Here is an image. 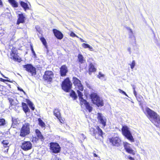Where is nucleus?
I'll use <instances>...</instances> for the list:
<instances>
[{
    "label": "nucleus",
    "instance_id": "obj_37",
    "mask_svg": "<svg viewBox=\"0 0 160 160\" xmlns=\"http://www.w3.org/2000/svg\"><path fill=\"white\" fill-rule=\"evenodd\" d=\"M130 65L131 68V69H133V68H134V66L135 65V61L134 60H133L132 61L131 64H130Z\"/></svg>",
    "mask_w": 160,
    "mask_h": 160
},
{
    "label": "nucleus",
    "instance_id": "obj_19",
    "mask_svg": "<svg viewBox=\"0 0 160 160\" xmlns=\"http://www.w3.org/2000/svg\"><path fill=\"white\" fill-rule=\"evenodd\" d=\"M83 103L85 105L86 109L88 110L89 112H91L92 110V108L86 100H84Z\"/></svg>",
    "mask_w": 160,
    "mask_h": 160
},
{
    "label": "nucleus",
    "instance_id": "obj_61",
    "mask_svg": "<svg viewBox=\"0 0 160 160\" xmlns=\"http://www.w3.org/2000/svg\"><path fill=\"white\" fill-rule=\"evenodd\" d=\"M133 90H135V88L134 87H133Z\"/></svg>",
    "mask_w": 160,
    "mask_h": 160
},
{
    "label": "nucleus",
    "instance_id": "obj_3",
    "mask_svg": "<svg viewBox=\"0 0 160 160\" xmlns=\"http://www.w3.org/2000/svg\"><path fill=\"white\" fill-rule=\"evenodd\" d=\"M91 97L93 103L98 107H102L103 105L102 99L100 98L97 93H92L91 94Z\"/></svg>",
    "mask_w": 160,
    "mask_h": 160
},
{
    "label": "nucleus",
    "instance_id": "obj_27",
    "mask_svg": "<svg viewBox=\"0 0 160 160\" xmlns=\"http://www.w3.org/2000/svg\"><path fill=\"white\" fill-rule=\"evenodd\" d=\"M79 90L78 89V90L77 91V92L78 93V96L79 98V99L81 101L83 102L85 100L82 98L83 94L82 93L79 91Z\"/></svg>",
    "mask_w": 160,
    "mask_h": 160
},
{
    "label": "nucleus",
    "instance_id": "obj_14",
    "mask_svg": "<svg viewBox=\"0 0 160 160\" xmlns=\"http://www.w3.org/2000/svg\"><path fill=\"white\" fill-rule=\"evenodd\" d=\"M123 144L125 149L128 152L134 154L133 150L132 149L130 144L127 142H123Z\"/></svg>",
    "mask_w": 160,
    "mask_h": 160
},
{
    "label": "nucleus",
    "instance_id": "obj_26",
    "mask_svg": "<svg viewBox=\"0 0 160 160\" xmlns=\"http://www.w3.org/2000/svg\"><path fill=\"white\" fill-rule=\"evenodd\" d=\"M2 143L3 144L4 148L7 149L6 150H5V151H6V150H7V151H8V140H3L2 142Z\"/></svg>",
    "mask_w": 160,
    "mask_h": 160
},
{
    "label": "nucleus",
    "instance_id": "obj_22",
    "mask_svg": "<svg viewBox=\"0 0 160 160\" xmlns=\"http://www.w3.org/2000/svg\"><path fill=\"white\" fill-rule=\"evenodd\" d=\"M82 46L84 48H88L91 51L94 50L93 48L88 44L83 43L82 44Z\"/></svg>",
    "mask_w": 160,
    "mask_h": 160
},
{
    "label": "nucleus",
    "instance_id": "obj_34",
    "mask_svg": "<svg viewBox=\"0 0 160 160\" xmlns=\"http://www.w3.org/2000/svg\"><path fill=\"white\" fill-rule=\"evenodd\" d=\"M38 121L39 125L42 127H45V124L44 122L40 118L38 119Z\"/></svg>",
    "mask_w": 160,
    "mask_h": 160
},
{
    "label": "nucleus",
    "instance_id": "obj_40",
    "mask_svg": "<svg viewBox=\"0 0 160 160\" xmlns=\"http://www.w3.org/2000/svg\"><path fill=\"white\" fill-rule=\"evenodd\" d=\"M119 91V92L120 93H122V94H123L125 95L126 96H127V97H128V96L127 95V94L124 91H122V90L119 89L118 90Z\"/></svg>",
    "mask_w": 160,
    "mask_h": 160
},
{
    "label": "nucleus",
    "instance_id": "obj_54",
    "mask_svg": "<svg viewBox=\"0 0 160 160\" xmlns=\"http://www.w3.org/2000/svg\"><path fill=\"white\" fill-rule=\"evenodd\" d=\"M31 50L32 52L34 51L33 46L32 45H31Z\"/></svg>",
    "mask_w": 160,
    "mask_h": 160
},
{
    "label": "nucleus",
    "instance_id": "obj_4",
    "mask_svg": "<svg viewBox=\"0 0 160 160\" xmlns=\"http://www.w3.org/2000/svg\"><path fill=\"white\" fill-rule=\"evenodd\" d=\"M122 134L131 142H134V139L130 131L129 128L126 126H124L122 128Z\"/></svg>",
    "mask_w": 160,
    "mask_h": 160
},
{
    "label": "nucleus",
    "instance_id": "obj_38",
    "mask_svg": "<svg viewBox=\"0 0 160 160\" xmlns=\"http://www.w3.org/2000/svg\"><path fill=\"white\" fill-rule=\"evenodd\" d=\"M12 122L13 124H16L18 123V120L15 118H12Z\"/></svg>",
    "mask_w": 160,
    "mask_h": 160
},
{
    "label": "nucleus",
    "instance_id": "obj_50",
    "mask_svg": "<svg viewBox=\"0 0 160 160\" xmlns=\"http://www.w3.org/2000/svg\"><path fill=\"white\" fill-rule=\"evenodd\" d=\"M79 38V39H80L81 41L82 42H86L83 39H82L81 38H80L79 37L78 38Z\"/></svg>",
    "mask_w": 160,
    "mask_h": 160
},
{
    "label": "nucleus",
    "instance_id": "obj_31",
    "mask_svg": "<svg viewBox=\"0 0 160 160\" xmlns=\"http://www.w3.org/2000/svg\"><path fill=\"white\" fill-rule=\"evenodd\" d=\"M40 39L41 42H42V43L43 45L46 47L47 43L45 38L43 37H41L40 38Z\"/></svg>",
    "mask_w": 160,
    "mask_h": 160
},
{
    "label": "nucleus",
    "instance_id": "obj_55",
    "mask_svg": "<svg viewBox=\"0 0 160 160\" xmlns=\"http://www.w3.org/2000/svg\"><path fill=\"white\" fill-rule=\"evenodd\" d=\"M32 53L33 54V55L34 56V57L35 58L36 57V54L35 51H34L32 52Z\"/></svg>",
    "mask_w": 160,
    "mask_h": 160
},
{
    "label": "nucleus",
    "instance_id": "obj_59",
    "mask_svg": "<svg viewBox=\"0 0 160 160\" xmlns=\"http://www.w3.org/2000/svg\"><path fill=\"white\" fill-rule=\"evenodd\" d=\"M2 5V2L1 0H0V5Z\"/></svg>",
    "mask_w": 160,
    "mask_h": 160
},
{
    "label": "nucleus",
    "instance_id": "obj_5",
    "mask_svg": "<svg viewBox=\"0 0 160 160\" xmlns=\"http://www.w3.org/2000/svg\"><path fill=\"white\" fill-rule=\"evenodd\" d=\"M72 83L68 78H66L62 82V87L63 90L66 92H68L71 88Z\"/></svg>",
    "mask_w": 160,
    "mask_h": 160
},
{
    "label": "nucleus",
    "instance_id": "obj_2",
    "mask_svg": "<svg viewBox=\"0 0 160 160\" xmlns=\"http://www.w3.org/2000/svg\"><path fill=\"white\" fill-rule=\"evenodd\" d=\"M95 128L89 126V132L90 134L97 139L102 140L103 138V133L102 130L98 126H96Z\"/></svg>",
    "mask_w": 160,
    "mask_h": 160
},
{
    "label": "nucleus",
    "instance_id": "obj_29",
    "mask_svg": "<svg viewBox=\"0 0 160 160\" xmlns=\"http://www.w3.org/2000/svg\"><path fill=\"white\" fill-rule=\"evenodd\" d=\"M70 96L73 98L75 100L77 98V96L75 92L73 90H72L70 93Z\"/></svg>",
    "mask_w": 160,
    "mask_h": 160
},
{
    "label": "nucleus",
    "instance_id": "obj_42",
    "mask_svg": "<svg viewBox=\"0 0 160 160\" xmlns=\"http://www.w3.org/2000/svg\"><path fill=\"white\" fill-rule=\"evenodd\" d=\"M67 68L65 65H63L60 68V70H67Z\"/></svg>",
    "mask_w": 160,
    "mask_h": 160
},
{
    "label": "nucleus",
    "instance_id": "obj_39",
    "mask_svg": "<svg viewBox=\"0 0 160 160\" xmlns=\"http://www.w3.org/2000/svg\"><path fill=\"white\" fill-rule=\"evenodd\" d=\"M70 36L73 37H76L77 38H79L74 33L72 32L70 34Z\"/></svg>",
    "mask_w": 160,
    "mask_h": 160
},
{
    "label": "nucleus",
    "instance_id": "obj_11",
    "mask_svg": "<svg viewBox=\"0 0 160 160\" xmlns=\"http://www.w3.org/2000/svg\"><path fill=\"white\" fill-rule=\"evenodd\" d=\"M73 82L74 85L77 87V88L79 90L81 91L83 90V87L81 84L80 81L76 78L73 77Z\"/></svg>",
    "mask_w": 160,
    "mask_h": 160
},
{
    "label": "nucleus",
    "instance_id": "obj_44",
    "mask_svg": "<svg viewBox=\"0 0 160 160\" xmlns=\"http://www.w3.org/2000/svg\"><path fill=\"white\" fill-rule=\"evenodd\" d=\"M60 121V122L62 123H64V120L61 119V117H60V118H58Z\"/></svg>",
    "mask_w": 160,
    "mask_h": 160
},
{
    "label": "nucleus",
    "instance_id": "obj_18",
    "mask_svg": "<svg viewBox=\"0 0 160 160\" xmlns=\"http://www.w3.org/2000/svg\"><path fill=\"white\" fill-rule=\"evenodd\" d=\"M35 132L38 139H41V141H42L44 140V137L42 135L41 132L39 130L36 129L35 131Z\"/></svg>",
    "mask_w": 160,
    "mask_h": 160
},
{
    "label": "nucleus",
    "instance_id": "obj_33",
    "mask_svg": "<svg viewBox=\"0 0 160 160\" xmlns=\"http://www.w3.org/2000/svg\"><path fill=\"white\" fill-rule=\"evenodd\" d=\"M6 123V121L4 119H0V126H3Z\"/></svg>",
    "mask_w": 160,
    "mask_h": 160
},
{
    "label": "nucleus",
    "instance_id": "obj_47",
    "mask_svg": "<svg viewBox=\"0 0 160 160\" xmlns=\"http://www.w3.org/2000/svg\"><path fill=\"white\" fill-rule=\"evenodd\" d=\"M9 81L8 80L4 79L2 78H1V81L5 82H8Z\"/></svg>",
    "mask_w": 160,
    "mask_h": 160
},
{
    "label": "nucleus",
    "instance_id": "obj_57",
    "mask_svg": "<svg viewBox=\"0 0 160 160\" xmlns=\"http://www.w3.org/2000/svg\"><path fill=\"white\" fill-rule=\"evenodd\" d=\"M93 156L94 157H97L98 155L95 153H93Z\"/></svg>",
    "mask_w": 160,
    "mask_h": 160
},
{
    "label": "nucleus",
    "instance_id": "obj_32",
    "mask_svg": "<svg viewBox=\"0 0 160 160\" xmlns=\"http://www.w3.org/2000/svg\"><path fill=\"white\" fill-rule=\"evenodd\" d=\"M89 70H96L95 66L93 64L90 63L89 65Z\"/></svg>",
    "mask_w": 160,
    "mask_h": 160
},
{
    "label": "nucleus",
    "instance_id": "obj_53",
    "mask_svg": "<svg viewBox=\"0 0 160 160\" xmlns=\"http://www.w3.org/2000/svg\"><path fill=\"white\" fill-rule=\"evenodd\" d=\"M31 50L32 52L34 51L33 46L32 45H31Z\"/></svg>",
    "mask_w": 160,
    "mask_h": 160
},
{
    "label": "nucleus",
    "instance_id": "obj_48",
    "mask_svg": "<svg viewBox=\"0 0 160 160\" xmlns=\"http://www.w3.org/2000/svg\"><path fill=\"white\" fill-rule=\"evenodd\" d=\"M18 90L21 91L23 92L24 93H25V92H24V91L22 89V88H20L19 87H18Z\"/></svg>",
    "mask_w": 160,
    "mask_h": 160
},
{
    "label": "nucleus",
    "instance_id": "obj_8",
    "mask_svg": "<svg viewBox=\"0 0 160 160\" xmlns=\"http://www.w3.org/2000/svg\"><path fill=\"white\" fill-rule=\"evenodd\" d=\"M110 142L113 145L118 147L121 144V140L120 138L118 137H112L109 139Z\"/></svg>",
    "mask_w": 160,
    "mask_h": 160
},
{
    "label": "nucleus",
    "instance_id": "obj_21",
    "mask_svg": "<svg viewBox=\"0 0 160 160\" xmlns=\"http://www.w3.org/2000/svg\"><path fill=\"white\" fill-rule=\"evenodd\" d=\"M22 105L23 108V110L26 113L27 112H30V110L26 103L24 102H22Z\"/></svg>",
    "mask_w": 160,
    "mask_h": 160
},
{
    "label": "nucleus",
    "instance_id": "obj_46",
    "mask_svg": "<svg viewBox=\"0 0 160 160\" xmlns=\"http://www.w3.org/2000/svg\"><path fill=\"white\" fill-rule=\"evenodd\" d=\"M128 158L130 160H134V159L129 155L128 156Z\"/></svg>",
    "mask_w": 160,
    "mask_h": 160
},
{
    "label": "nucleus",
    "instance_id": "obj_41",
    "mask_svg": "<svg viewBox=\"0 0 160 160\" xmlns=\"http://www.w3.org/2000/svg\"><path fill=\"white\" fill-rule=\"evenodd\" d=\"M128 32L129 33H131V34L132 37L133 38H135V37L133 34L132 31L131 29H129V30H128Z\"/></svg>",
    "mask_w": 160,
    "mask_h": 160
},
{
    "label": "nucleus",
    "instance_id": "obj_24",
    "mask_svg": "<svg viewBox=\"0 0 160 160\" xmlns=\"http://www.w3.org/2000/svg\"><path fill=\"white\" fill-rule=\"evenodd\" d=\"M54 115L58 118H60V114L59 110L58 109H55L53 111Z\"/></svg>",
    "mask_w": 160,
    "mask_h": 160
},
{
    "label": "nucleus",
    "instance_id": "obj_1",
    "mask_svg": "<svg viewBox=\"0 0 160 160\" xmlns=\"http://www.w3.org/2000/svg\"><path fill=\"white\" fill-rule=\"evenodd\" d=\"M144 112L149 120L156 126L160 123V117L155 112L148 108H145Z\"/></svg>",
    "mask_w": 160,
    "mask_h": 160
},
{
    "label": "nucleus",
    "instance_id": "obj_9",
    "mask_svg": "<svg viewBox=\"0 0 160 160\" xmlns=\"http://www.w3.org/2000/svg\"><path fill=\"white\" fill-rule=\"evenodd\" d=\"M21 148L24 151L30 149L32 148V144L30 141H24L21 146Z\"/></svg>",
    "mask_w": 160,
    "mask_h": 160
},
{
    "label": "nucleus",
    "instance_id": "obj_7",
    "mask_svg": "<svg viewBox=\"0 0 160 160\" xmlns=\"http://www.w3.org/2000/svg\"><path fill=\"white\" fill-rule=\"evenodd\" d=\"M50 148L51 151L54 153H58L60 151L61 148L57 143H50Z\"/></svg>",
    "mask_w": 160,
    "mask_h": 160
},
{
    "label": "nucleus",
    "instance_id": "obj_52",
    "mask_svg": "<svg viewBox=\"0 0 160 160\" xmlns=\"http://www.w3.org/2000/svg\"><path fill=\"white\" fill-rule=\"evenodd\" d=\"M31 50L32 52L34 51L33 46L32 45H31Z\"/></svg>",
    "mask_w": 160,
    "mask_h": 160
},
{
    "label": "nucleus",
    "instance_id": "obj_12",
    "mask_svg": "<svg viewBox=\"0 0 160 160\" xmlns=\"http://www.w3.org/2000/svg\"><path fill=\"white\" fill-rule=\"evenodd\" d=\"M11 58L18 62H20L21 61L20 57L17 55V51L16 50L12 51L11 53Z\"/></svg>",
    "mask_w": 160,
    "mask_h": 160
},
{
    "label": "nucleus",
    "instance_id": "obj_58",
    "mask_svg": "<svg viewBox=\"0 0 160 160\" xmlns=\"http://www.w3.org/2000/svg\"><path fill=\"white\" fill-rule=\"evenodd\" d=\"M89 72H88L89 74H90L92 72V71H89Z\"/></svg>",
    "mask_w": 160,
    "mask_h": 160
},
{
    "label": "nucleus",
    "instance_id": "obj_63",
    "mask_svg": "<svg viewBox=\"0 0 160 160\" xmlns=\"http://www.w3.org/2000/svg\"><path fill=\"white\" fill-rule=\"evenodd\" d=\"M3 77H4L5 78H7V77H4V76H3Z\"/></svg>",
    "mask_w": 160,
    "mask_h": 160
},
{
    "label": "nucleus",
    "instance_id": "obj_36",
    "mask_svg": "<svg viewBox=\"0 0 160 160\" xmlns=\"http://www.w3.org/2000/svg\"><path fill=\"white\" fill-rule=\"evenodd\" d=\"M68 71H60V74L62 76H64L66 75Z\"/></svg>",
    "mask_w": 160,
    "mask_h": 160
},
{
    "label": "nucleus",
    "instance_id": "obj_45",
    "mask_svg": "<svg viewBox=\"0 0 160 160\" xmlns=\"http://www.w3.org/2000/svg\"><path fill=\"white\" fill-rule=\"evenodd\" d=\"M133 93L136 98H137V93L135 90H133Z\"/></svg>",
    "mask_w": 160,
    "mask_h": 160
},
{
    "label": "nucleus",
    "instance_id": "obj_17",
    "mask_svg": "<svg viewBox=\"0 0 160 160\" xmlns=\"http://www.w3.org/2000/svg\"><path fill=\"white\" fill-rule=\"evenodd\" d=\"M78 61L80 63H84L86 62L85 59L81 54H79L78 55Z\"/></svg>",
    "mask_w": 160,
    "mask_h": 160
},
{
    "label": "nucleus",
    "instance_id": "obj_16",
    "mask_svg": "<svg viewBox=\"0 0 160 160\" xmlns=\"http://www.w3.org/2000/svg\"><path fill=\"white\" fill-rule=\"evenodd\" d=\"M19 17L17 22V24H19L20 23H23L24 22L25 17L22 14L18 15Z\"/></svg>",
    "mask_w": 160,
    "mask_h": 160
},
{
    "label": "nucleus",
    "instance_id": "obj_6",
    "mask_svg": "<svg viewBox=\"0 0 160 160\" xmlns=\"http://www.w3.org/2000/svg\"><path fill=\"white\" fill-rule=\"evenodd\" d=\"M30 124L28 123H25L22 126L20 130V136L24 137L29 134Z\"/></svg>",
    "mask_w": 160,
    "mask_h": 160
},
{
    "label": "nucleus",
    "instance_id": "obj_15",
    "mask_svg": "<svg viewBox=\"0 0 160 160\" xmlns=\"http://www.w3.org/2000/svg\"><path fill=\"white\" fill-rule=\"evenodd\" d=\"M53 32L55 36L57 38L59 39H61L62 38L63 35L61 32L55 29L53 30Z\"/></svg>",
    "mask_w": 160,
    "mask_h": 160
},
{
    "label": "nucleus",
    "instance_id": "obj_43",
    "mask_svg": "<svg viewBox=\"0 0 160 160\" xmlns=\"http://www.w3.org/2000/svg\"><path fill=\"white\" fill-rule=\"evenodd\" d=\"M142 97L141 95H139L138 96V98L137 97V98H136L137 100L139 102H140L141 101L142 98Z\"/></svg>",
    "mask_w": 160,
    "mask_h": 160
},
{
    "label": "nucleus",
    "instance_id": "obj_13",
    "mask_svg": "<svg viewBox=\"0 0 160 160\" xmlns=\"http://www.w3.org/2000/svg\"><path fill=\"white\" fill-rule=\"evenodd\" d=\"M53 77V74L52 71H46L43 77L45 80L51 81Z\"/></svg>",
    "mask_w": 160,
    "mask_h": 160
},
{
    "label": "nucleus",
    "instance_id": "obj_35",
    "mask_svg": "<svg viewBox=\"0 0 160 160\" xmlns=\"http://www.w3.org/2000/svg\"><path fill=\"white\" fill-rule=\"evenodd\" d=\"M29 73V74H31L32 76H34L36 74V71H27Z\"/></svg>",
    "mask_w": 160,
    "mask_h": 160
},
{
    "label": "nucleus",
    "instance_id": "obj_10",
    "mask_svg": "<svg viewBox=\"0 0 160 160\" xmlns=\"http://www.w3.org/2000/svg\"><path fill=\"white\" fill-rule=\"evenodd\" d=\"M97 118L98 122L102 124L103 127H105L107 121L106 118L101 113H98L97 114Z\"/></svg>",
    "mask_w": 160,
    "mask_h": 160
},
{
    "label": "nucleus",
    "instance_id": "obj_60",
    "mask_svg": "<svg viewBox=\"0 0 160 160\" xmlns=\"http://www.w3.org/2000/svg\"><path fill=\"white\" fill-rule=\"evenodd\" d=\"M127 30H128V31L129 30V29H131L129 27H127Z\"/></svg>",
    "mask_w": 160,
    "mask_h": 160
},
{
    "label": "nucleus",
    "instance_id": "obj_20",
    "mask_svg": "<svg viewBox=\"0 0 160 160\" xmlns=\"http://www.w3.org/2000/svg\"><path fill=\"white\" fill-rule=\"evenodd\" d=\"M24 68L26 69V70H35V68L31 64L25 65Z\"/></svg>",
    "mask_w": 160,
    "mask_h": 160
},
{
    "label": "nucleus",
    "instance_id": "obj_25",
    "mask_svg": "<svg viewBox=\"0 0 160 160\" xmlns=\"http://www.w3.org/2000/svg\"><path fill=\"white\" fill-rule=\"evenodd\" d=\"M20 4L21 6L23 8H24L25 11L28 9H29L28 5L27 3H25V2L22 1H21L20 2Z\"/></svg>",
    "mask_w": 160,
    "mask_h": 160
},
{
    "label": "nucleus",
    "instance_id": "obj_51",
    "mask_svg": "<svg viewBox=\"0 0 160 160\" xmlns=\"http://www.w3.org/2000/svg\"><path fill=\"white\" fill-rule=\"evenodd\" d=\"M81 135L82 137V138H83V139H84L86 138V137L83 134H82Z\"/></svg>",
    "mask_w": 160,
    "mask_h": 160
},
{
    "label": "nucleus",
    "instance_id": "obj_28",
    "mask_svg": "<svg viewBox=\"0 0 160 160\" xmlns=\"http://www.w3.org/2000/svg\"><path fill=\"white\" fill-rule=\"evenodd\" d=\"M27 103L29 107L31 108V109L32 110H34L35 108L33 106V104L32 103V102L29 100H28L27 101Z\"/></svg>",
    "mask_w": 160,
    "mask_h": 160
},
{
    "label": "nucleus",
    "instance_id": "obj_30",
    "mask_svg": "<svg viewBox=\"0 0 160 160\" xmlns=\"http://www.w3.org/2000/svg\"><path fill=\"white\" fill-rule=\"evenodd\" d=\"M105 77L104 74L102 73L101 72H99L97 77L100 79H103Z\"/></svg>",
    "mask_w": 160,
    "mask_h": 160
},
{
    "label": "nucleus",
    "instance_id": "obj_49",
    "mask_svg": "<svg viewBox=\"0 0 160 160\" xmlns=\"http://www.w3.org/2000/svg\"><path fill=\"white\" fill-rule=\"evenodd\" d=\"M128 51L129 52L130 54L131 53V48L130 47L128 48Z\"/></svg>",
    "mask_w": 160,
    "mask_h": 160
},
{
    "label": "nucleus",
    "instance_id": "obj_56",
    "mask_svg": "<svg viewBox=\"0 0 160 160\" xmlns=\"http://www.w3.org/2000/svg\"><path fill=\"white\" fill-rule=\"evenodd\" d=\"M129 38H132V39H134L135 38H133L131 36V33H129Z\"/></svg>",
    "mask_w": 160,
    "mask_h": 160
},
{
    "label": "nucleus",
    "instance_id": "obj_23",
    "mask_svg": "<svg viewBox=\"0 0 160 160\" xmlns=\"http://www.w3.org/2000/svg\"><path fill=\"white\" fill-rule=\"evenodd\" d=\"M8 1L13 7L17 8L18 7V3L15 0H8Z\"/></svg>",
    "mask_w": 160,
    "mask_h": 160
},
{
    "label": "nucleus",
    "instance_id": "obj_62",
    "mask_svg": "<svg viewBox=\"0 0 160 160\" xmlns=\"http://www.w3.org/2000/svg\"><path fill=\"white\" fill-rule=\"evenodd\" d=\"M18 103V101L17 100H16V104H17Z\"/></svg>",
    "mask_w": 160,
    "mask_h": 160
}]
</instances>
